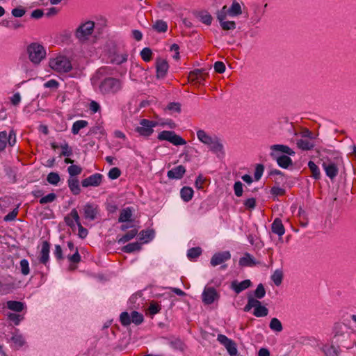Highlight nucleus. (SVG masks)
<instances>
[{
    "label": "nucleus",
    "mask_w": 356,
    "mask_h": 356,
    "mask_svg": "<svg viewBox=\"0 0 356 356\" xmlns=\"http://www.w3.org/2000/svg\"><path fill=\"white\" fill-rule=\"evenodd\" d=\"M270 156L277 161V164L282 168H288L292 165L293 161L289 156L295 154V152L287 145H273L270 147Z\"/></svg>",
    "instance_id": "f257e3e1"
},
{
    "label": "nucleus",
    "mask_w": 356,
    "mask_h": 356,
    "mask_svg": "<svg viewBox=\"0 0 356 356\" xmlns=\"http://www.w3.org/2000/svg\"><path fill=\"white\" fill-rule=\"evenodd\" d=\"M198 140L206 145L209 150L215 154L217 157L222 158L225 156L224 146L220 139L216 135H209L204 130L197 131Z\"/></svg>",
    "instance_id": "f03ea898"
},
{
    "label": "nucleus",
    "mask_w": 356,
    "mask_h": 356,
    "mask_svg": "<svg viewBox=\"0 0 356 356\" xmlns=\"http://www.w3.org/2000/svg\"><path fill=\"white\" fill-rule=\"evenodd\" d=\"M26 53L30 62L38 66L46 58L45 48L38 42L29 44L26 49Z\"/></svg>",
    "instance_id": "7ed1b4c3"
},
{
    "label": "nucleus",
    "mask_w": 356,
    "mask_h": 356,
    "mask_svg": "<svg viewBox=\"0 0 356 356\" xmlns=\"http://www.w3.org/2000/svg\"><path fill=\"white\" fill-rule=\"evenodd\" d=\"M122 88V81L114 77H106L104 79L99 86L100 92L104 95L116 94L120 91Z\"/></svg>",
    "instance_id": "20e7f679"
},
{
    "label": "nucleus",
    "mask_w": 356,
    "mask_h": 356,
    "mask_svg": "<svg viewBox=\"0 0 356 356\" xmlns=\"http://www.w3.org/2000/svg\"><path fill=\"white\" fill-rule=\"evenodd\" d=\"M49 66L58 72H68L72 68L70 61L64 56L57 57L51 60Z\"/></svg>",
    "instance_id": "39448f33"
},
{
    "label": "nucleus",
    "mask_w": 356,
    "mask_h": 356,
    "mask_svg": "<svg viewBox=\"0 0 356 356\" xmlns=\"http://www.w3.org/2000/svg\"><path fill=\"white\" fill-rule=\"evenodd\" d=\"M158 139L159 140H166L174 145H184L186 144V141L182 138L180 136L176 134L172 131H162L158 135Z\"/></svg>",
    "instance_id": "423d86ee"
},
{
    "label": "nucleus",
    "mask_w": 356,
    "mask_h": 356,
    "mask_svg": "<svg viewBox=\"0 0 356 356\" xmlns=\"http://www.w3.org/2000/svg\"><path fill=\"white\" fill-rule=\"evenodd\" d=\"M94 27L95 23L92 21H88L76 29L75 35L80 41H85L92 34Z\"/></svg>",
    "instance_id": "0eeeda50"
},
{
    "label": "nucleus",
    "mask_w": 356,
    "mask_h": 356,
    "mask_svg": "<svg viewBox=\"0 0 356 356\" xmlns=\"http://www.w3.org/2000/svg\"><path fill=\"white\" fill-rule=\"evenodd\" d=\"M158 123L155 121L142 119L140 121V125L136 128V131L140 136L148 137L154 132L153 128L157 126Z\"/></svg>",
    "instance_id": "6e6552de"
},
{
    "label": "nucleus",
    "mask_w": 356,
    "mask_h": 356,
    "mask_svg": "<svg viewBox=\"0 0 356 356\" xmlns=\"http://www.w3.org/2000/svg\"><path fill=\"white\" fill-rule=\"evenodd\" d=\"M7 143L11 147L16 143V134L14 130H10L8 135L6 131L0 132V152L5 149Z\"/></svg>",
    "instance_id": "1a4fd4ad"
},
{
    "label": "nucleus",
    "mask_w": 356,
    "mask_h": 356,
    "mask_svg": "<svg viewBox=\"0 0 356 356\" xmlns=\"http://www.w3.org/2000/svg\"><path fill=\"white\" fill-rule=\"evenodd\" d=\"M217 340L220 344L225 347L230 356H235L237 355L238 350L236 344L233 340L221 334L218 335Z\"/></svg>",
    "instance_id": "9d476101"
},
{
    "label": "nucleus",
    "mask_w": 356,
    "mask_h": 356,
    "mask_svg": "<svg viewBox=\"0 0 356 356\" xmlns=\"http://www.w3.org/2000/svg\"><path fill=\"white\" fill-rule=\"evenodd\" d=\"M323 170L325 172L326 175L330 179H334L339 172V168L337 163L333 161H323L322 163Z\"/></svg>",
    "instance_id": "9b49d317"
},
{
    "label": "nucleus",
    "mask_w": 356,
    "mask_h": 356,
    "mask_svg": "<svg viewBox=\"0 0 356 356\" xmlns=\"http://www.w3.org/2000/svg\"><path fill=\"white\" fill-rule=\"evenodd\" d=\"M103 176L99 173H95L88 177L84 179L81 181L83 187L87 188L89 186L97 187L99 186L102 181Z\"/></svg>",
    "instance_id": "f8f14e48"
},
{
    "label": "nucleus",
    "mask_w": 356,
    "mask_h": 356,
    "mask_svg": "<svg viewBox=\"0 0 356 356\" xmlns=\"http://www.w3.org/2000/svg\"><path fill=\"white\" fill-rule=\"evenodd\" d=\"M218 298L219 295L213 287L205 288L202 293V301L206 305L212 304Z\"/></svg>",
    "instance_id": "ddd939ff"
},
{
    "label": "nucleus",
    "mask_w": 356,
    "mask_h": 356,
    "mask_svg": "<svg viewBox=\"0 0 356 356\" xmlns=\"http://www.w3.org/2000/svg\"><path fill=\"white\" fill-rule=\"evenodd\" d=\"M230 258L231 254L229 251L219 252L213 255L210 263L211 266H216L230 259Z\"/></svg>",
    "instance_id": "4468645a"
},
{
    "label": "nucleus",
    "mask_w": 356,
    "mask_h": 356,
    "mask_svg": "<svg viewBox=\"0 0 356 356\" xmlns=\"http://www.w3.org/2000/svg\"><path fill=\"white\" fill-rule=\"evenodd\" d=\"M207 75L208 72L206 69H195L189 72L188 79L192 81H197L201 83Z\"/></svg>",
    "instance_id": "2eb2a0df"
},
{
    "label": "nucleus",
    "mask_w": 356,
    "mask_h": 356,
    "mask_svg": "<svg viewBox=\"0 0 356 356\" xmlns=\"http://www.w3.org/2000/svg\"><path fill=\"white\" fill-rule=\"evenodd\" d=\"M156 76L159 79L164 78L168 70V63L165 60L159 58L156 62Z\"/></svg>",
    "instance_id": "dca6fc26"
},
{
    "label": "nucleus",
    "mask_w": 356,
    "mask_h": 356,
    "mask_svg": "<svg viewBox=\"0 0 356 356\" xmlns=\"http://www.w3.org/2000/svg\"><path fill=\"white\" fill-rule=\"evenodd\" d=\"M71 216L74 219L76 224L78 226L79 233L78 235L81 238H85L88 234V229L84 228L79 220V216L76 209H73L70 212Z\"/></svg>",
    "instance_id": "f3484780"
},
{
    "label": "nucleus",
    "mask_w": 356,
    "mask_h": 356,
    "mask_svg": "<svg viewBox=\"0 0 356 356\" xmlns=\"http://www.w3.org/2000/svg\"><path fill=\"white\" fill-rule=\"evenodd\" d=\"M252 282L250 280H245L241 282H238L237 280H234L232 282L230 288L234 291L236 293L238 294L249 288Z\"/></svg>",
    "instance_id": "a211bd4d"
},
{
    "label": "nucleus",
    "mask_w": 356,
    "mask_h": 356,
    "mask_svg": "<svg viewBox=\"0 0 356 356\" xmlns=\"http://www.w3.org/2000/svg\"><path fill=\"white\" fill-rule=\"evenodd\" d=\"M185 172V167L180 165L168 171L167 176L169 179H179L183 177Z\"/></svg>",
    "instance_id": "6ab92c4d"
},
{
    "label": "nucleus",
    "mask_w": 356,
    "mask_h": 356,
    "mask_svg": "<svg viewBox=\"0 0 356 356\" xmlns=\"http://www.w3.org/2000/svg\"><path fill=\"white\" fill-rule=\"evenodd\" d=\"M84 217L90 220H94L97 213V207L88 203L83 207Z\"/></svg>",
    "instance_id": "aec40b11"
},
{
    "label": "nucleus",
    "mask_w": 356,
    "mask_h": 356,
    "mask_svg": "<svg viewBox=\"0 0 356 356\" xmlns=\"http://www.w3.org/2000/svg\"><path fill=\"white\" fill-rule=\"evenodd\" d=\"M49 250H50V243L44 241L42 243V249L40 251V262L42 264L46 265L49 259Z\"/></svg>",
    "instance_id": "412c9836"
},
{
    "label": "nucleus",
    "mask_w": 356,
    "mask_h": 356,
    "mask_svg": "<svg viewBox=\"0 0 356 356\" xmlns=\"http://www.w3.org/2000/svg\"><path fill=\"white\" fill-rule=\"evenodd\" d=\"M195 17H197L202 23L209 26L213 21L212 16L207 10H200L193 13Z\"/></svg>",
    "instance_id": "4be33fe9"
},
{
    "label": "nucleus",
    "mask_w": 356,
    "mask_h": 356,
    "mask_svg": "<svg viewBox=\"0 0 356 356\" xmlns=\"http://www.w3.org/2000/svg\"><path fill=\"white\" fill-rule=\"evenodd\" d=\"M257 264H258V262L256 261L254 258L250 253H248V252H245L244 254L243 257L240 258L239 261H238L239 266H241L242 267L253 266Z\"/></svg>",
    "instance_id": "5701e85b"
},
{
    "label": "nucleus",
    "mask_w": 356,
    "mask_h": 356,
    "mask_svg": "<svg viewBox=\"0 0 356 356\" xmlns=\"http://www.w3.org/2000/svg\"><path fill=\"white\" fill-rule=\"evenodd\" d=\"M297 147L304 151H308L312 149L315 144L313 140H309L307 138L298 139L296 141Z\"/></svg>",
    "instance_id": "b1692460"
},
{
    "label": "nucleus",
    "mask_w": 356,
    "mask_h": 356,
    "mask_svg": "<svg viewBox=\"0 0 356 356\" xmlns=\"http://www.w3.org/2000/svg\"><path fill=\"white\" fill-rule=\"evenodd\" d=\"M67 185L73 195H77L81 193L79 181L76 177H70L67 179Z\"/></svg>",
    "instance_id": "393cba45"
},
{
    "label": "nucleus",
    "mask_w": 356,
    "mask_h": 356,
    "mask_svg": "<svg viewBox=\"0 0 356 356\" xmlns=\"http://www.w3.org/2000/svg\"><path fill=\"white\" fill-rule=\"evenodd\" d=\"M133 209L131 207H126L121 210L118 218L119 222H132Z\"/></svg>",
    "instance_id": "a878e982"
},
{
    "label": "nucleus",
    "mask_w": 356,
    "mask_h": 356,
    "mask_svg": "<svg viewBox=\"0 0 356 356\" xmlns=\"http://www.w3.org/2000/svg\"><path fill=\"white\" fill-rule=\"evenodd\" d=\"M271 229L273 233L278 235L279 236H282L285 232V229L280 218H275L274 220L271 225Z\"/></svg>",
    "instance_id": "bb28decb"
},
{
    "label": "nucleus",
    "mask_w": 356,
    "mask_h": 356,
    "mask_svg": "<svg viewBox=\"0 0 356 356\" xmlns=\"http://www.w3.org/2000/svg\"><path fill=\"white\" fill-rule=\"evenodd\" d=\"M253 314L256 317H264L268 314V309L261 305V302L259 300V305L257 304L256 307H254Z\"/></svg>",
    "instance_id": "cd10ccee"
},
{
    "label": "nucleus",
    "mask_w": 356,
    "mask_h": 356,
    "mask_svg": "<svg viewBox=\"0 0 356 356\" xmlns=\"http://www.w3.org/2000/svg\"><path fill=\"white\" fill-rule=\"evenodd\" d=\"M180 195L184 202H188L193 196V190L191 187L184 186L181 189Z\"/></svg>",
    "instance_id": "c85d7f7f"
},
{
    "label": "nucleus",
    "mask_w": 356,
    "mask_h": 356,
    "mask_svg": "<svg viewBox=\"0 0 356 356\" xmlns=\"http://www.w3.org/2000/svg\"><path fill=\"white\" fill-rule=\"evenodd\" d=\"M138 234V229H134L129 231L127 234L118 238V243H125L133 239Z\"/></svg>",
    "instance_id": "c756f323"
},
{
    "label": "nucleus",
    "mask_w": 356,
    "mask_h": 356,
    "mask_svg": "<svg viewBox=\"0 0 356 356\" xmlns=\"http://www.w3.org/2000/svg\"><path fill=\"white\" fill-rule=\"evenodd\" d=\"M228 15L231 17L238 16L242 13V10L239 3L234 1L229 8H227Z\"/></svg>",
    "instance_id": "7c9ffc66"
},
{
    "label": "nucleus",
    "mask_w": 356,
    "mask_h": 356,
    "mask_svg": "<svg viewBox=\"0 0 356 356\" xmlns=\"http://www.w3.org/2000/svg\"><path fill=\"white\" fill-rule=\"evenodd\" d=\"M7 307L14 312H20L24 309V303L16 300H9L7 302Z\"/></svg>",
    "instance_id": "2f4dec72"
},
{
    "label": "nucleus",
    "mask_w": 356,
    "mask_h": 356,
    "mask_svg": "<svg viewBox=\"0 0 356 356\" xmlns=\"http://www.w3.org/2000/svg\"><path fill=\"white\" fill-rule=\"evenodd\" d=\"M139 236L140 241H144L145 243H148L154 238V231L153 229L142 230L139 233Z\"/></svg>",
    "instance_id": "473e14b6"
},
{
    "label": "nucleus",
    "mask_w": 356,
    "mask_h": 356,
    "mask_svg": "<svg viewBox=\"0 0 356 356\" xmlns=\"http://www.w3.org/2000/svg\"><path fill=\"white\" fill-rule=\"evenodd\" d=\"M269 327L272 331L275 332H281L283 330V326L281 321L275 317L270 320Z\"/></svg>",
    "instance_id": "72a5a7b5"
},
{
    "label": "nucleus",
    "mask_w": 356,
    "mask_h": 356,
    "mask_svg": "<svg viewBox=\"0 0 356 356\" xmlns=\"http://www.w3.org/2000/svg\"><path fill=\"white\" fill-rule=\"evenodd\" d=\"M88 122L83 120H79L74 122L72 127V133L73 134H78L79 131L88 126Z\"/></svg>",
    "instance_id": "f704fd0d"
},
{
    "label": "nucleus",
    "mask_w": 356,
    "mask_h": 356,
    "mask_svg": "<svg viewBox=\"0 0 356 356\" xmlns=\"http://www.w3.org/2000/svg\"><path fill=\"white\" fill-rule=\"evenodd\" d=\"M152 28L159 33H165L168 30V24L163 20L159 19L155 22Z\"/></svg>",
    "instance_id": "c9c22d12"
},
{
    "label": "nucleus",
    "mask_w": 356,
    "mask_h": 356,
    "mask_svg": "<svg viewBox=\"0 0 356 356\" xmlns=\"http://www.w3.org/2000/svg\"><path fill=\"white\" fill-rule=\"evenodd\" d=\"M140 249H141V244L138 242H135V243H129V244L124 245L122 248V250L126 253H131L135 251H138Z\"/></svg>",
    "instance_id": "e433bc0d"
},
{
    "label": "nucleus",
    "mask_w": 356,
    "mask_h": 356,
    "mask_svg": "<svg viewBox=\"0 0 356 356\" xmlns=\"http://www.w3.org/2000/svg\"><path fill=\"white\" fill-rule=\"evenodd\" d=\"M4 172L11 183H15L16 181V170L15 168L8 165H5Z\"/></svg>",
    "instance_id": "4c0bfd02"
},
{
    "label": "nucleus",
    "mask_w": 356,
    "mask_h": 356,
    "mask_svg": "<svg viewBox=\"0 0 356 356\" xmlns=\"http://www.w3.org/2000/svg\"><path fill=\"white\" fill-rule=\"evenodd\" d=\"M308 168L312 173V177L315 179H319L321 177V172L316 164L314 161H309L308 162Z\"/></svg>",
    "instance_id": "58836bf2"
},
{
    "label": "nucleus",
    "mask_w": 356,
    "mask_h": 356,
    "mask_svg": "<svg viewBox=\"0 0 356 356\" xmlns=\"http://www.w3.org/2000/svg\"><path fill=\"white\" fill-rule=\"evenodd\" d=\"M60 147L61 148L62 151L59 155L60 157L61 156H71L73 154V151L72 147H70L67 142H64L63 143L60 145Z\"/></svg>",
    "instance_id": "ea45409f"
},
{
    "label": "nucleus",
    "mask_w": 356,
    "mask_h": 356,
    "mask_svg": "<svg viewBox=\"0 0 356 356\" xmlns=\"http://www.w3.org/2000/svg\"><path fill=\"white\" fill-rule=\"evenodd\" d=\"M82 171V168L78 165H71L67 168V172L70 175V177H76L79 175Z\"/></svg>",
    "instance_id": "a19ab883"
},
{
    "label": "nucleus",
    "mask_w": 356,
    "mask_h": 356,
    "mask_svg": "<svg viewBox=\"0 0 356 356\" xmlns=\"http://www.w3.org/2000/svg\"><path fill=\"white\" fill-rule=\"evenodd\" d=\"M60 180V175L58 172H51L47 175V181L50 184L56 186Z\"/></svg>",
    "instance_id": "79ce46f5"
},
{
    "label": "nucleus",
    "mask_w": 356,
    "mask_h": 356,
    "mask_svg": "<svg viewBox=\"0 0 356 356\" xmlns=\"http://www.w3.org/2000/svg\"><path fill=\"white\" fill-rule=\"evenodd\" d=\"M271 280L276 286H280L283 280V273L281 270H276L271 275Z\"/></svg>",
    "instance_id": "37998d69"
},
{
    "label": "nucleus",
    "mask_w": 356,
    "mask_h": 356,
    "mask_svg": "<svg viewBox=\"0 0 356 356\" xmlns=\"http://www.w3.org/2000/svg\"><path fill=\"white\" fill-rule=\"evenodd\" d=\"M131 323L136 325L141 324L144 321L143 315L136 311H133L131 313Z\"/></svg>",
    "instance_id": "c03bdc74"
},
{
    "label": "nucleus",
    "mask_w": 356,
    "mask_h": 356,
    "mask_svg": "<svg viewBox=\"0 0 356 356\" xmlns=\"http://www.w3.org/2000/svg\"><path fill=\"white\" fill-rule=\"evenodd\" d=\"M127 58H128L127 53H123L121 54H116L114 55L113 58H112V62L116 65H120L123 63H125L127 60Z\"/></svg>",
    "instance_id": "a18cd8bd"
},
{
    "label": "nucleus",
    "mask_w": 356,
    "mask_h": 356,
    "mask_svg": "<svg viewBox=\"0 0 356 356\" xmlns=\"http://www.w3.org/2000/svg\"><path fill=\"white\" fill-rule=\"evenodd\" d=\"M202 254V249L200 247L190 248L187 252V257L189 259H194Z\"/></svg>",
    "instance_id": "49530a36"
},
{
    "label": "nucleus",
    "mask_w": 356,
    "mask_h": 356,
    "mask_svg": "<svg viewBox=\"0 0 356 356\" xmlns=\"http://www.w3.org/2000/svg\"><path fill=\"white\" fill-rule=\"evenodd\" d=\"M120 321L123 326H128L131 323V314L127 312H123L120 315Z\"/></svg>",
    "instance_id": "de8ad7c7"
},
{
    "label": "nucleus",
    "mask_w": 356,
    "mask_h": 356,
    "mask_svg": "<svg viewBox=\"0 0 356 356\" xmlns=\"http://www.w3.org/2000/svg\"><path fill=\"white\" fill-rule=\"evenodd\" d=\"M322 350L326 356H339L338 352L334 346H323Z\"/></svg>",
    "instance_id": "09e8293b"
},
{
    "label": "nucleus",
    "mask_w": 356,
    "mask_h": 356,
    "mask_svg": "<svg viewBox=\"0 0 356 356\" xmlns=\"http://www.w3.org/2000/svg\"><path fill=\"white\" fill-rule=\"evenodd\" d=\"M20 272L23 275L30 273L29 263L27 259H23L19 262Z\"/></svg>",
    "instance_id": "8fccbe9b"
},
{
    "label": "nucleus",
    "mask_w": 356,
    "mask_h": 356,
    "mask_svg": "<svg viewBox=\"0 0 356 356\" xmlns=\"http://www.w3.org/2000/svg\"><path fill=\"white\" fill-rule=\"evenodd\" d=\"M1 24L6 27L11 28L13 29H17L23 26V24L19 23L17 20H14V21L3 20L1 22Z\"/></svg>",
    "instance_id": "3c124183"
},
{
    "label": "nucleus",
    "mask_w": 356,
    "mask_h": 356,
    "mask_svg": "<svg viewBox=\"0 0 356 356\" xmlns=\"http://www.w3.org/2000/svg\"><path fill=\"white\" fill-rule=\"evenodd\" d=\"M11 341L18 348L22 347L25 343L23 336L18 333L13 334V337H11Z\"/></svg>",
    "instance_id": "603ef678"
},
{
    "label": "nucleus",
    "mask_w": 356,
    "mask_h": 356,
    "mask_svg": "<svg viewBox=\"0 0 356 356\" xmlns=\"http://www.w3.org/2000/svg\"><path fill=\"white\" fill-rule=\"evenodd\" d=\"M257 304L259 305V300H257L252 296H249L248 298V302L243 308L244 312H248L250 311L252 308H254V307H256Z\"/></svg>",
    "instance_id": "864d4df0"
},
{
    "label": "nucleus",
    "mask_w": 356,
    "mask_h": 356,
    "mask_svg": "<svg viewBox=\"0 0 356 356\" xmlns=\"http://www.w3.org/2000/svg\"><path fill=\"white\" fill-rule=\"evenodd\" d=\"M266 295V290L262 284L257 285L256 289L254 291V298L257 300L263 298Z\"/></svg>",
    "instance_id": "5fc2aeb1"
},
{
    "label": "nucleus",
    "mask_w": 356,
    "mask_h": 356,
    "mask_svg": "<svg viewBox=\"0 0 356 356\" xmlns=\"http://www.w3.org/2000/svg\"><path fill=\"white\" fill-rule=\"evenodd\" d=\"M140 56L145 62H149L152 59V51L150 48L145 47L140 51Z\"/></svg>",
    "instance_id": "6e6d98bb"
},
{
    "label": "nucleus",
    "mask_w": 356,
    "mask_h": 356,
    "mask_svg": "<svg viewBox=\"0 0 356 356\" xmlns=\"http://www.w3.org/2000/svg\"><path fill=\"white\" fill-rule=\"evenodd\" d=\"M227 15H228L227 7L224 6L221 10H218L216 13V17L219 23L225 21Z\"/></svg>",
    "instance_id": "4d7b16f0"
},
{
    "label": "nucleus",
    "mask_w": 356,
    "mask_h": 356,
    "mask_svg": "<svg viewBox=\"0 0 356 356\" xmlns=\"http://www.w3.org/2000/svg\"><path fill=\"white\" fill-rule=\"evenodd\" d=\"M165 109L168 110L172 113H179L181 112V104L179 102H170L168 104Z\"/></svg>",
    "instance_id": "13d9d810"
},
{
    "label": "nucleus",
    "mask_w": 356,
    "mask_h": 356,
    "mask_svg": "<svg viewBox=\"0 0 356 356\" xmlns=\"http://www.w3.org/2000/svg\"><path fill=\"white\" fill-rule=\"evenodd\" d=\"M221 28L225 31L234 30L236 29V23L234 21H223L220 23Z\"/></svg>",
    "instance_id": "bf43d9fd"
},
{
    "label": "nucleus",
    "mask_w": 356,
    "mask_h": 356,
    "mask_svg": "<svg viewBox=\"0 0 356 356\" xmlns=\"http://www.w3.org/2000/svg\"><path fill=\"white\" fill-rule=\"evenodd\" d=\"M56 199V195L54 193H49L48 195L42 197L40 200L41 204H45L54 202Z\"/></svg>",
    "instance_id": "052dcab7"
},
{
    "label": "nucleus",
    "mask_w": 356,
    "mask_h": 356,
    "mask_svg": "<svg viewBox=\"0 0 356 356\" xmlns=\"http://www.w3.org/2000/svg\"><path fill=\"white\" fill-rule=\"evenodd\" d=\"M264 171V166L263 164H257L255 167V171H254V179L256 181H259Z\"/></svg>",
    "instance_id": "680f3d73"
},
{
    "label": "nucleus",
    "mask_w": 356,
    "mask_h": 356,
    "mask_svg": "<svg viewBox=\"0 0 356 356\" xmlns=\"http://www.w3.org/2000/svg\"><path fill=\"white\" fill-rule=\"evenodd\" d=\"M10 321H13L15 325H18L20 321L24 318L22 315L17 314L15 313H10L8 315Z\"/></svg>",
    "instance_id": "e2e57ef3"
},
{
    "label": "nucleus",
    "mask_w": 356,
    "mask_h": 356,
    "mask_svg": "<svg viewBox=\"0 0 356 356\" xmlns=\"http://www.w3.org/2000/svg\"><path fill=\"white\" fill-rule=\"evenodd\" d=\"M120 170L118 168L114 167L109 170L108 176L111 179H116L120 176Z\"/></svg>",
    "instance_id": "0e129e2a"
},
{
    "label": "nucleus",
    "mask_w": 356,
    "mask_h": 356,
    "mask_svg": "<svg viewBox=\"0 0 356 356\" xmlns=\"http://www.w3.org/2000/svg\"><path fill=\"white\" fill-rule=\"evenodd\" d=\"M11 13L15 17H21L26 13V10L22 6H18L13 8Z\"/></svg>",
    "instance_id": "69168bd1"
},
{
    "label": "nucleus",
    "mask_w": 356,
    "mask_h": 356,
    "mask_svg": "<svg viewBox=\"0 0 356 356\" xmlns=\"http://www.w3.org/2000/svg\"><path fill=\"white\" fill-rule=\"evenodd\" d=\"M234 191L236 196L241 197L243 195V184L238 181L234 184Z\"/></svg>",
    "instance_id": "338daca9"
},
{
    "label": "nucleus",
    "mask_w": 356,
    "mask_h": 356,
    "mask_svg": "<svg viewBox=\"0 0 356 356\" xmlns=\"http://www.w3.org/2000/svg\"><path fill=\"white\" fill-rule=\"evenodd\" d=\"M215 72L222 74L225 71V65L222 61H216L213 65Z\"/></svg>",
    "instance_id": "774afa93"
}]
</instances>
